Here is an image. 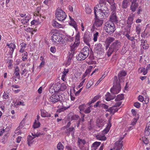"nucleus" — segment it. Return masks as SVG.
I'll list each match as a JSON object with an SVG mask.
<instances>
[{"label": "nucleus", "instance_id": "nucleus-1", "mask_svg": "<svg viewBox=\"0 0 150 150\" xmlns=\"http://www.w3.org/2000/svg\"><path fill=\"white\" fill-rule=\"evenodd\" d=\"M115 40V38H114L110 37L107 38L105 42L106 50L109 48L107 52L108 57L110 56L114 52L118 50L120 47L121 43L118 40H116L111 43Z\"/></svg>", "mask_w": 150, "mask_h": 150}, {"label": "nucleus", "instance_id": "nucleus-2", "mask_svg": "<svg viewBox=\"0 0 150 150\" xmlns=\"http://www.w3.org/2000/svg\"><path fill=\"white\" fill-rule=\"evenodd\" d=\"M114 79L115 80V81L114 83L113 87L110 89V90L111 93L113 94L118 93L121 89L119 81L117 80V76H115Z\"/></svg>", "mask_w": 150, "mask_h": 150}, {"label": "nucleus", "instance_id": "nucleus-3", "mask_svg": "<svg viewBox=\"0 0 150 150\" xmlns=\"http://www.w3.org/2000/svg\"><path fill=\"white\" fill-rule=\"evenodd\" d=\"M104 29L108 33L111 34L116 30L114 24L112 22H107L105 24Z\"/></svg>", "mask_w": 150, "mask_h": 150}, {"label": "nucleus", "instance_id": "nucleus-4", "mask_svg": "<svg viewBox=\"0 0 150 150\" xmlns=\"http://www.w3.org/2000/svg\"><path fill=\"white\" fill-rule=\"evenodd\" d=\"M56 17L58 21H62L66 18L67 15L66 13L60 8H58L56 11Z\"/></svg>", "mask_w": 150, "mask_h": 150}, {"label": "nucleus", "instance_id": "nucleus-5", "mask_svg": "<svg viewBox=\"0 0 150 150\" xmlns=\"http://www.w3.org/2000/svg\"><path fill=\"white\" fill-rule=\"evenodd\" d=\"M62 96L61 95L57 94H53L50 98V101L53 104L59 102L60 103L62 100Z\"/></svg>", "mask_w": 150, "mask_h": 150}, {"label": "nucleus", "instance_id": "nucleus-6", "mask_svg": "<svg viewBox=\"0 0 150 150\" xmlns=\"http://www.w3.org/2000/svg\"><path fill=\"white\" fill-rule=\"evenodd\" d=\"M100 8L99 9V11L101 13H103V14L106 17L108 16L109 15V11L107 5H100Z\"/></svg>", "mask_w": 150, "mask_h": 150}, {"label": "nucleus", "instance_id": "nucleus-7", "mask_svg": "<svg viewBox=\"0 0 150 150\" xmlns=\"http://www.w3.org/2000/svg\"><path fill=\"white\" fill-rule=\"evenodd\" d=\"M96 11L95 9L94 10V13L95 16V25L96 27H99L102 25L103 23V20L99 19L98 18Z\"/></svg>", "mask_w": 150, "mask_h": 150}, {"label": "nucleus", "instance_id": "nucleus-8", "mask_svg": "<svg viewBox=\"0 0 150 150\" xmlns=\"http://www.w3.org/2000/svg\"><path fill=\"white\" fill-rule=\"evenodd\" d=\"M91 35L90 34V33L89 32H86L84 33L83 38L85 43L87 45L88 44H89L88 43L91 41Z\"/></svg>", "mask_w": 150, "mask_h": 150}, {"label": "nucleus", "instance_id": "nucleus-9", "mask_svg": "<svg viewBox=\"0 0 150 150\" xmlns=\"http://www.w3.org/2000/svg\"><path fill=\"white\" fill-rule=\"evenodd\" d=\"M99 55L101 56L103 55L104 53L102 47V45L99 43L97 44V46L95 48V51Z\"/></svg>", "mask_w": 150, "mask_h": 150}, {"label": "nucleus", "instance_id": "nucleus-10", "mask_svg": "<svg viewBox=\"0 0 150 150\" xmlns=\"http://www.w3.org/2000/svg\"><path fill=\"white\" fill-rule=\"evenodd\" d=\"M59 38H61V36L58 33H54L52 36V41L56 43H59Z\"/></svg>", "mask_w": 150, "mask_h": 150}, {"label": "nucleus", "instance_id": "nucleus-11", "mask_svg": "<svg viewBox=\"0 0 150 150\" xmlns=\"http://www.w3.org/2000/svg\"><path fill=\"white\" fill-rule=\"evenodd\" d=\"M110 22H115L116 23H118L117 17L116 16L115 11H112L111 15L110 17Z\"/></svg>", "mask_w": 150, "mask_h": 150}, {"label": "nucleus", "instance_id": "nucleus-12", "mask_svg": "<svg viewBox=\"0 0 150 150\" xmlns=\"http://www.w3.org/2000/svg\"><path fill=\"white\" fill-rule=\"evenodd\" d=\"M135 16V14L132 13L130 14L128 18L127 21V25L128 27L131 26L132 25L133 23L134 18Z\"/></svg>", "mask_w": 150, "mask_h": 150}, {"label": "nucleus", "instance_id": "nucleus-13", "mask_svg": "<svg viewBox=\"0 0 150 150\" xmlns=\"http://www.w3.org/2000/svg\"><path fill=\"white\" fill-rule=\"evenodd\" d=\"M138 6V4L137 2L132 1L130 7V9L132 12H134Z\"/></svg>", "mask_w": 150, "mask_h": 150}, {"label": "nucleus", "instance_id": "nucleus-14", "mask_svg": "<svg viewBox=\"0 0 150 150\" xmlns=\"http://www.w3.org/2000/svg\"><path fill=\"white\" fill-rule=\"evenodd\" d=\"M108 122L106 128L102 131V134H107L109 132L110 127L111 126V119H109L108 120Z\"/></svg>", "mask_w": 150, "mask_h": 150}, {"label": "nucleus", "instance_id": "nucleus-15", "mask_svg": "<svg viewBox=\"0 0 150 150\" xmlns=\"http://www.w3.org/2000/svg\"><path fill=\"white\" fill-rule=\"evenodd\" d=\"M87 57L82 52H81L76 56V59L79 61H83Z\"/></svg>", "mask_w": 150, "mask_h": 150}, {"label": "nucleus", "instance_id": "nucleus-16", "mask_svg": "<svg viewBox=\"0 0 150 150\" xmlns=\"http://www.w3.org/2000/svg\"><path fill=\"white\" fill-rule=\"evenodd\" d=\"M90 50L88 47L87 46L84 47L81 50L82 52L87 57L89 54Z\"/></svg>", "mask_w": 150, "mask_h": 150}, {"label": "nucleus", "instance_id": "nucleus-17", "mask_svg": "<svg viewBox=\"0 0 150 150\" xmlns=\"http://www.w3.org/2000/svg\"><path fill=\"white\" fill-rule=\"evenodd\" d=\"M41 116L43 117H50L51 115L50 113H48L46 111L42 109L40 110Z\"/></svg>", "mask_w": 150, "mask_h": 150}, {"label": "nucleus", "instance_id": "nucleus-18", "mask_svg": "<svg viewBox=\"0 0 150 150\" xmlns=\"http://www.w3.org/2000/svg\"><path fill=\"white\" fill-rule=\"evenodd\" d=\"M105 96L106 97L105 100L107 101H109L111 100H113L116 97V96H113L108 92H107L106 94L105 95Z\"/></svg>", "mask_w": 150, "mask_h": 150}, {"label": "nucleus", "instance_id": "nucleus-19", "mask_svg": "<svg viewBox=\"0 0 150 150\" xmlns=\"http://www.w3.org/2000/svg\"><path fill=\"white\" fill-rule=\"evenodd\" d=\"M75 131V129L74 127H71L67 129L65 131V133L67 134H70V133L71 132V134L72 135H74Z\"/></svg>", "mask_w": 150, "mask_h": 150}, {"label": "nucleus", "instance_id": "nucleus-20", "mask_svg": "<svg viewBox=\"0 0 150 150\" xmlns=\"http://www.w3.org/2000/svg\"><path fill=\"white\" fill-rule=\"evenodd\" d=\"M141 45H142L143 48L145 50L148 49L149 47L148 44L147 43V41L146 40L142 39Z\"/></svg>", "mask_w": 150, "mask_h": 150}, {"label": "nucleus", "instance_id": "nucleus-21", "mask_svg": "<svg viewBox=\"0 0 150 150\" xmlns=\"http://www.w3.org/2000/svg\"><path fill=\"white\" fill-rule=\"evenodd\" d=\"M60 83L57 82V83H55L53 86L54 89V90L57 93L58 92L60 91Z\"/></svg>", "mask_w": 150, "mask_h": 150}, {"label": "nucleus", "instance_id": "nucleus-22", "mask_svg": "<svg viewBox=\"0 0 150 150\" xmlns=\"http://www.w3.org/2000/svg\"><path fill=\"white\" fill-rule=\"evenodd\" d=\"M126 74L127 73L125 71H120L118 75L119 80L120 81L121 79H122V77L125 76Z\"/></svg>", "mask_w": 150, "mask_h": 150}, {"label": "nucleus", "instance_id": "nucleus-23", "mask_svg": "<svg viewBox=\"0 0 150 150\" xmlns=\"http://www.w3.org/2000/svg\"><path fill=\"white\" fill-rule=\"evenodd\" d=\"M6 45L8 46V47L10 49L11 51L12 52H14V50L16 47L15 44L14 42L11 43L10 44L7 43Z\"/></svg>", "mask_w": 150, "mask_h": 150}, {"label": "nucleus", "instance_id": "nucleus-24", "mask_svg": "<svg viewBox=\"0 0 150 150\" xmlns=\"http://www.w3.org/2000/svg\"><path fill=\"white\" fill-rule=\"evenodd\" d=\"M35 137H33L30 135H28L27 137L28 144L29 146H30L31 144H32L34 142L33 139Z\"/></svg>", "mask_w": 150, "mask_h": 150}, {"label": "nucleus", "instance_id": "nucleus-25", "mask_svg": "<svg viewBox=\"0 0 150 150\" xmlns=\"http://www.w3.org/2000/svg\"><path fill=\"white\" fill-rule=\"evenodd\" d=\"M79 45V44H78V43H76L74 42V43L73 44V45L70 46L71 49L70 50V51H74V52L75 50Z\"/></svg>", "mask_w": 150, "mask_h": 150}, {"label": "nucleus", "instance_id": "nucleus-26", "mask_svg": "<svg viewBox=\"0 0 150 150\" xmlns=\"http://www.w3.org/2000/svg\"><path fill=\"white\" fill-rule=\"evenodd\" d=\"M124 98V94H121L117 95L115 99V101H119L123 100Z\"/></svg>", "mask_w": 150, "mask_h": 150}, {"label": "nucleus", "instance_id": "nucleus-27", "mask_svg": "<svg viewBox=\"0 0 150 150\" xmlns=\"http://www.w3.org/2000/svg\"><path fill=\"white\" fill-rule=\"evenodd\" d=\"M98 139L101 141H104L106 139V137L104 135H98L96 136Z\"/></svg>", "mask_w": 150, "mask_h": 150}, {"label": "nucleus", "instance_id": "nucleus-28", "mask_svg": "<svg viewBox=\"0 0 150 150\" xmlns=\"http://www.w3.org/2000/svg\"><path fill=\"white\" fill-rule=\"evenodd\" d=\"M80 34L79 32H78L77 34L76 35L75 40L74 42L78 43L79 44L80 42Z\"/></svg>", "mask_w": 150, "mask_h": 150}, {"label": "nucleus", "instance_id": "nucleus-29", "mask_svg": "<svg viewBox=\"0 0 150 150\" xmlns=\"http://www.w3.org/2000/svg\"><path fill=\"white\" fill-rule=\"evenodd\" d=\"M77 142L78 143V146H80L81 144H83V145L86 144V141L84 139H82L79 137H78Z\"/></svg>", "mask_w": 150, "mask_h": 150}, {"label": "nucleus", "instance_id": "nucleus-30", "mask_svg": "<svg viewBox=\"0 0 150 150\" xmlns=\"http://www.w3.org/2000/svg\"><path fill=\"white\" fill-rule=\"evenodd\" d=\"M139 114H138L137 115V117H134L133 119V121L131 122V125H132V126H134V125H136L137 121L139 119Z\"/></svg>", "mask_w": 150, "mask_h": 150}, {"label": "nucleus", "instance_id": "nucleus-31", "mask_svg": "<svg viewBox=\"0 0 150 150\" xmlns=\"http://www.w3.org/2000/svg\"><path fill=\"white\" fill-rule=\"evenodd\" d=\"M69 71V69H64V71L62 72L63 73V75H62L61 78L62 80L63 81H64V78L65 76L67 73Z\"/></svg>", "mask_w": 150, "mask_h": 150}, {"label": "nucleus", "instance_id": "nucleus-32", "mask_svg": "<svg viewBox=\"0 0 150 150\" xmlns=\"http://www.w3.org/2000/svg\"><path fill=\"white\" fill-rule=\"evenodd\" d=\"M104 120L102 119H100L97 120V125L99 127H101L104 125Z\"/></svg>", "mask_w": 150, "mask_h": 150}, {"label": "nucleus", "instance_id": "nucleus-33", "mask_svg": "<svg viewBox=\"0 0 150 150\" xmlns=\"http://www.w3.org/2000/svg\"><path fill=\"white\" fill-rule=\"evenodd\" d=\"M128 3L127 0H124L122 1V7L123 8H126L128 6Z\"/></svg>", "mask_w": 150, "mask_h": 150}, {"label": "nucleus", "instance_id": "nucleus-34", "mask_svg": "<svg viewBox=\"0 0 150 150\" xmlns=\"http://www.w3.org/2000/svg\"><path fill=\"white\" fill-rule=\"evenodd\" d=\"M52 25L53 26L55 27L56 28H60L61 27V24L54 20H53L52 21Z\"/></svg>", "mask_w": 150, "mask_h": 150}, {"label": "nucleus", "instance_id": "nucleus-35", "mask_svg": "<svg viewBox=\"0 0 150 150\" xmlns=\"http://www.w3.org/2000/svg\"><path fill=\"white\" fill-rule=\"evenodd\" d=\"M86 107V105L85 104H83L79 105V109L80 111L84 112Z\"/></svg>", "mask_w": 150, "mask_h": 150}, {"label": "nucleus", "instance_id": "nucleus-36", "mask_svg": "<svg viewBox=\"0 0 150 150\" xmlns=\"http://www.w3.org/2000/svg\"><path fill=\"white\" fill-rule=\"evenodd\" d=\"M110 5L111 6L110 8L111 9V10L112 11H116L117 7L116 4L114 2L113 3Z\"/></svg>", "mask_w": 150, "mask_h": 150}, {"label": "nucleus", "instance_id": "nucleus-37", "mask_svg": "<svg viewBox=\"0 0 150 150\" xmlns=\"http://www.w3.org/2000/svg\"><path fill=\"white\" fill-rule=\"evenodd\" d=\"M40 123L38 121V122H37L36 120H35L33 126L34 128L35 129L40 127Z\"/></svg>", "mask_w": 150, "mask_h": 150}, {"label": "nucleus", "instance_id": "nucleus-38", "mask_svg": "<svg viewBox=\"0 0 150 150\" xmlns=\"http://www.w3.org/2000/svg\"><path fill=\"white\" fill-rule=\"evenodd\" d=\"M93 81L91 80H90L86 86V88L88 89L93 84Z\"/></svg>", "mask_w": 150, "mask_h": 150}, {"label": "nucleus", "instance_id": "nucleus-39", "mask_svg": "<svg viewBox=\"0 0 150 150\" xmlns=\"http://www.w3.org/2000/svg\"><path fill=\"white\" fill-rule=\"evenodd\" d=\"M60 91H64L66 89L67 86L64 83L60 84Z\"/></svg>", "mask_w": 150, "mask_h": 150}, {"label": "nucleus", "instance_id": "nucleus-40", "mask_svg": "<svg viewBox=\"0 0 150 150\" xmlns=\"http://www.w3.org/2000/svg\"><path fill=\"white\" fill-rule=\"evenodd\" d=\"M97 15L98 16V18H99L101 19H103L104 18V16L103 15V13H102L99 10L98 12H97Z\"/></svg>", "mask_w": 150, "mask_h": 150}, {"label": "nucleus", "instance_id": "nucleus-41", "mask_svg": "<svg viewBox=\"0 0 150 150\" xmlns=\"http://www.w3.org/2000/svg\"><path fill=\"white\" fill-rule=\"evenodd\" d=\"M57 147L59 150H63L64 147L61 142H59L57 145Z\"/></svg>", "mask_w": 150, "mask_h": 150}, {"label": "nucleus", "instance_id": "nucleus-42", "mask_svg": "<svg viewBox=\"0 0 150 150\" xmlns=\"http://www.w3.org/2000/svg\"><path fill=\"white\" fill-rule=\"evenodd\" d=\"M100 97V96L98 95H97L95 96L91 101H90V104H92L94 103V102L99 99Z\"/></svg>", "mask_w": 150, "mask_h": 150}, {"label": "nucleus", "instance_id": "nucleus-43", "mask_svg": "<svg viewBox=\"0 0 150 150\" xmlns=\"http://www.w3.org/2000/svg\"><path fill=\"white\" fill-rule=\"evenodd\" d=\"M71 52H69L68 56L67 57V58L69 59H72L74 53V51Z\"/></svg>", "mask_w": 150, "mask_h": 150}, {"label": "nucleus", "instance_id": "nucleus-44", "mask_svg": "<svg viewBox=\"0 0 150 150\" xmlns=\"http://www.w3.org/2000/svg\"><path fill=\"white\" fill-rule=\"evenodd\" d=\"M129 33H126L125 35V36L130 41H132L135 39L134 37L133 36L130 37L129 34Z\"/></svg>", "mask_w": 150, "mask_h": 150}, {"label": "nucleus", "instance_id": "nucleus-45", "mask_svg": "<svg viewBox=\"0 0 150 150\" xmlns=\"http://www.w3.org/2000/svg\"><path fill=\"white\" fill-rule=\"evenodd\" d=\"M24 119L21 122L20 124V125L19 126V127H17V129L18 130L20 128H21L23 127L25 123H24Z\"/></svg>", "mask_w": 150, "mask_h": 150}, {"label": "nucleus", "instance_id": "nucleus-46", "mask_svg": "<svg viewBox=\"0 0 150 150\" xmlns=\"http://www.w3.org/2000/svg\"><path fill=\"white\" fill-rule=\"evenodd\" d=\"M131 26L128 27L127 25H126L125 30V32H126L127 33H130V30L131 29Z\"/></svg>", "mask_w": 150, "mask_h": 150}, {"label": "nucleus", "instance_id": "nucleus-47", "mask_svg": "<svg viewBox=\"0 0 150 150\" xmlns=\"http://www.w3.org/2000/svg\"><path fill=\"white\" fill-rule=\"evenodd\" d=\"M49 92L51 93H54V94H57V93L54 90V89L53 87L52 86L50 87L49 89Z\"/></svg>", "mask_w": 150, "mask_h": 150}, {"label": "nucleus", "instance_id": "nucleus-48", "mask_svg": "<svg viewBox=\"0 0 150 150\" xmlns=\"http://www.w3.org/2000/svg\"><path fill=\"white\" fill-rule=\"evenodd\" d=\"M80 113L81 114V118L79 119V120H78V121H79L80 122H83L84 121V117L85 116V114L81 112H80Z\"/></svg>", "mask_w": 150, "mask_h": 150}, {"label": "nucleus", "instance_id": "nucleus-49", "mask_svg": "<svg viewBox=\"0 0 150 150\" xmlns=\"http://www.w3.org/2000/svg\"><path fill=\"white\" fill-rule=\"evenodd\" d=\"M93 68V67L90 66L89 67V68L87 69L85 72V73L87 75H88L90 73L91 71V69Z\"/></svg>", "mask_w": 150, "mask_h": 150}, {"label": "nucleus", "instance_id": "nucleus-50", "mask_svg": "<svg viewBox=\"0 0 150 150\" xmlns=\"http://www.w3.org/2000/svg\"><path fill=\"white\" fill-rule=\"evenodd\" d=\"M70 25L73 26L75 28L76 31H77L78 30V29L77 27V25L75 22L71 23H70Z\"/></svg>", "mask_w": 150, "mask_h": 150}, {"label": "nucleus", "instance_id": "nucleus-51", "mask_svg": "<svg viewBox=\"0 0 150 150\" xmlns=\"http://www.w3.org/2000/svg\"><path fill=\"white\" fill-rule=\"evenodd\" d=\"M79 118V116L76 115H73L71 118L72 120H77Z\"/></svg>", "mask_w": 150, "mask_h": 150}, {"label": "nucleus", "instance_id": "nucleus-52", "mask_svg": "<svg viewBox=\"0 0 150 150\" xmlns=\"http://www.w3.org/2000/svg\"><path fill=\"white\" fill-rule=\"evenodd\" d=\"M101 142H96L92 144V147H98L100 145Z\"/></svg>", "mask_w": 150, "mask_h": 150}, {"label": "nucleus", "instance_id": "nucleus-53", "mask_svg": "<svg viewBox=\"0 0 150 150\" xmlns=\"http://www.w3.org/2000/svg\"><path fill=\"white\" fill-rule=\"evenodd\" d=\"M91 106H90L86 110H84L83 112L86 114L90 113L91 112Z\"/></svg>", "mask_w": 150, "mask_h": 150}, {"label": "nucleus", "instance_id": "nucleus-54", "mask_svg": "<svg viewBox=\"0 0 150 150\" xmlns=\"http://www.w3.org/2000/svg\"><path fill=\"white\" fill-rule=\"evenodd\" d=\"M99 33L98 32H96L93 35V40L94 42H96L97 40V37L98 36Z\"/></svg>", "mask_w": 150, "mask_h": 150}, {"label": "nucleus", "instance_id": "nucleus-55", "mask_svg": "<svg viewBox=\"0 0 150 150\" xmlns=\"http://www.w3.org/2000/svg\"><path fill=\"white\" fill-rule=\"evenodd\" d=\"M106 0H100L99 5L100 6L106 5Z\"/></svg>", "mask_w": 150, "mask_h": 150}, {"label": "nucleus", "instance_id": "nucleus-56", "mask_svg": "<svg viewBox=\"0 0 150 150\" xmlns=\"http://www.w3.org/2000/svg\"><path fill=\"white\" fill-rule=\"evenodd\" d=\"M99 107H102L104 109H107L108 106L104 103H101L100 104Z\"/></svg>", "mask_w": 150, "mask_h": 150}, {"label": "nucleus", "instance_id": "nucleus-57", "mask_svg": "<svg viewBox=\"0 0 150 150\" xmlns=\"http://www.w3.org/2000/svg\"><path fill=\"white\" fill-rule=\"evenodd\" d=\"M142 8L141 6H140L138 7V9L137 10V14L139 15L140 14V13L142 11Z\"/></svg>", "mask_w": 150, "mask_h": 150}, {"label": "nucleus", "instance_id": "nucleus-58", "mask_svg": "<svg viewBox=\"0 0 150 150\" xmlns=\"http://www.w3.org/2000/svg\"><path fill=\"white\" fill-rule=\"evenodd\" d=\"M131 111L133 115L135 116V117H137V115L138 114H137V112L134 109H132Z\"/></svg>", "mask_w": 150, "mask_h": 150}, {"label": "nucleus", "instance_id": "nucleus-59", "mask_svg": "<svg viewBox=\"0 0 150 150\" xmlns=\"http://www.w3.org/2000/svg\"><path fill=\"white\" fill-rule=\"evenodd\" d=\"M145 32V31H144V32L143 33H142V34H141V37H142V38H145V37L146 36L147 37H148L149 36V33H145L144 32Z\"/></svg>", "mask_w": 150, "mask_h": 150}, {"label": "nucleus", "instance_id": "nucleus-60", "mask_svg": "<svg viewBox=\"0 0 150 150\" xmlns=\"http://www.w3.org/2000/svg\"><path fill=\"white\" fill-rule=\"evenodd\" d=\"M134 105L137 108H139L140 107L141 104L139 102H136L134 103Z\"/></svg>", "mask_w": 150, "mask_h": 150}, {"label": "nucleus", "instance_id": "nucleus-61", "mask_svg": "<svg viewBox=\"0 0 150 150\" xmlns=\"http://www.w3.org/2000/svg\"><path fill=\"white\" fill-rule=\"evenodd\" d=\"M29 19H23L22 20V23L23 24H25L27 23L29 21Z\"/></svg>", "mask_w": 150, "mask_h": 150}, {"label": "nucleus", "instance_id": "nucleus-62", "mask_svg": "<svg viewBox=\"0 0 150 150\" xmlns=\"http://www.w3.org/2000/svg\"><path fill=\"white\" fill-rule=\"evenodd\" d=\"M15 105H25L24 102H21V101H18V102H16L14 104Z\"/></svg>", "mask_w": 150, "mask_h": 150}, {"label": "nucleus", "instance_id": "nucleus-63", "mask_svg": "<svg viewBox=\"0 0 150 150\" xmlns=\"http://www.w3.org/2000/svg\"><path fill=\"white\" fill-rule=\"evenodd\" d=\"M50 50L52 53H54L56 51L55 47L54 46L51 47L50 48Z\"/></svg>", "mask_w": 150, "mask_h": 150}, {"label": "nucleus", "instance_id": "nucleus-64", "mask_svg": "<svg viewBox=\"0 0 150 150\" xmlns=\"http://www.w3.org/2000/svg\"><path fill=\"white\" fill-rule=\"evenodd\" d=\"M122 103V102L119 101L117 102L113 106V107H119L121 105Z\"/></svg>", "mask_w": 150, "mask_h": 150}]
</instances>
